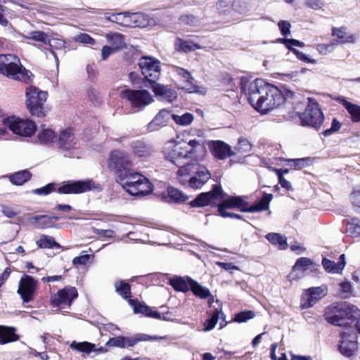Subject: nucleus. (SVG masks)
<instances>
[{
    "label": "nucleus",
    "mask_w": 360,
    "mask_h": 360,
    "mask_svg": "<svg viewBox=\"0 0 360 360\" xmlns=\"http://www.w3.org/2000/svg\"><path fill=\"white\" fill-rule=\"evenodd\" d=\"M176 174L181 184H188L190 188L195 189L202 188L211 178L208 169L198 163H188L180 167Z\"/></svg>",
    "instance_id": "4"
},
{
    "label": "nucleus",
    "mask_w": 360,
    "mask_h": 360,
    "mask_svg": "<svg viewBox=\"0 0 360 360\" xmlns=\"http://www.w3.org/2000/svg\"><path fill=\"white\" fill-rule=\"evenodd\" d=\"M346 264L345 255L342 254L339 257V261L335 262L327 258L322 259V265L324 269L331 274H340L342 272Z\"/></svg>",
    "instance_id": "27"
},
{
    "label": "nucleus",
    "mask_w": 360,
    "mask_h": 360,
    "mask_svg": "<svg viewBox=\"0 0 360 360\" xmlns=\"http://www.w3.org/2000/svg\"><path fill=\"white\" fill-rule=\"evenodd\" d=\"M281 33L283 36H287L290 34V23L286 20H280L278 24Z\"/></svg>",
    "instance_id": "64"
},
{
    "label": "nucleus",
    "mask_w": 360,
    "mask_h": 360,
    "mask_svg": "<svg viewBox=\"0 0 360 360\" xmlns=\"http://www.w3.org/2000/svg\"><path fill=\"white\" fill-rule=\"evenodd\" d=\"M302 125L319 130L324 120L319 104L312 98H308V104L303 112L298 113Z\"/></svg>",
    "instance_id": "8"
},
{
    "label": "nucleus",
    "mask_w": 360,
    "mask_h": 360,
    "mask_svg": "<svg viewBox=\"0 0 360 360\" xmlns=\"http://www.w3.org/2000/svg\"><path fill=\"white\" fill-rule=\"evenodd\" d=\"M208 146L214 157L219 160H225L236 155L231 146L223 141H210Z\"/></svg>",
    "instance_id": "20"
},
{
    "label": "nucleus",
    "mask_w": 360,
    "mask_h": 360,
    "mask_svg": "<svg viewBox=\"0 0 360 360\" xmlns=\"http://www.w3.org/2000/svg\"><path fill=\"white\" fill-rule=\"evenodd\" d=\"M240 90L248 99L251 105L261 113L265 114L284 102L295 97V93L285 86L281 88L271 85L262 79L250 81L240 79Z\"/></svg>",
    "instance_id": "1"
},
{
    "label": "nucleus",
    "mask_w": 360,
    "mask_h": 360,
    "mask_svg": "<svg viewBox=\"0 0 360 360\" xmlns=\"http://www.w3.org/2000/svg\"><path fill=\"white\" fill-rule=\"evenodd\" d=\"M342 126V124L336 119L333 118L332 120L331 127L323 131L325 136H328L338 131Z\"/></svg>",
    "instance_id": "61"
},
{
    "label": "nucleus",
    "mask_w": 360,
    "mask_h": 360,
    "mask_svg": "<svg viewBox=\"0 0 360 360\" xmlns=\"http://www.w3.org/2000/svg\"><path fill=\"white\" fill-rule=\"evenodd\" d=\"M55 191H56V184L49 183L41 188H36V189L33 190L32 192H33V193H34L36 195H46Z\"/></svg>",
    "instance_id": "56"
},
{
    "label": "nucleus",
    "mask_w": 360,
    "mask_h": 360,
    "mask_svg": "<svg viewBox=\"0 0 360 360\" xmlns=\"http://www.w3.org/2000/svg\"><path fill=\"white\" fill-rule=\"evenodd\" d=\"M38 282L32 276L25 275L19 282L17 293L20 295L23 303H28L34 298Z\"/></svg>",
    "instance_id": "15"
},
{
    "label": "nucleus",
    "mask_w": 360,
    "mask_h": 360,
    "mask_svg": "<svg viewBox=\"0 0 360 360\" xmlns=\"http://www.w3.org/2000/svg\"><path fill=\"white\" fill-rule=\"evenodd\" d=\"M32 177V174L27 170H21L9 176L10 181L15 185L21 186L28 181Z\"/></svg>",
    "instance_id": "39"
},
{
    "label": "nucleus",
    "mask_w": 360,
    "mask_h": 360,
    "mask_svg": "<svg viewBox=\"0 0 360 360\" xmlns=\"http://www.w3.org/2000/svg\"><path fill=\"white\" fill-rule=\"evenodd\" d=\"M341 339L339 345V352L346 357L353 356L358 349L356 334L355 333L343 332L341 335Z\"/></svg>",
    "instance_id": "19"
},
{
    "label": "nucleus",
    "mask_w": 360,
    "mask_h": 360,
    "mask_svg": "<svg viewBox=\"0 0 360 360\" xmlns=\"http://www.w3.org/2000/svg\"><path fill=\"white\" fill-rule=\"evenodd\" d=\"M265 238L273 245H278L281 250H285L288 247L287 238L280 233H269Z\"/></svg>",
    "instance_id": "38"
},
{
    "label": "nucleus",
    "mask_w": 360,
    "mask_h": 360,
    "mask_svg": "<svg viewBox=\"0 0 360 360\" xmlns=\"http://www.w3.org/2000/svg\"><path fill=\"white\" fill-rule=\"evenodd\" d=\"M245 198L242 196H229L221 203L229 209H237L243 212H259L269 209L273 195L265 193L259 200L251 205H249Z\"/></svg>",
    "instance_id": "6"
},
{
    "label": "nucleus",
    "mask_w": 360,
    "mask_h": 360,
    "mask_svg": "<svg viewBox=\"0 0 360 360\" xmlns=\"http://www.w3.org/2000/svg\"><path fill=\"white\" fill-rule=\"evenodd\" d=\"M89 191L100 192L102 186L91 179L68 181L58 188L57 192L60 194H77Z\"/></svg>",
    "instance_id": "10"
},
{
    "label": "nucleus",
    "mask_w": 360,
    "mask_h": 360,
    "mask_svg": "<svg viewBox=\"0 0 360 360\" xmlns=\"http://www.w3.org/2000/svg\"><path fill=\"white\" fill-rule=\"evenodd\" d=\"M127 12L120 13L117 14H112L111 16H106V19L108 21L117 23L119 25L127 26L128 24L127 20Z\"/></svg>",
    "instance_id": "51"
},
{
    "label": "nucleus",
    "mask_w": 360,
    "mask_h": 360,
    "mask_svg": "<svg viewBox=\"0 0 360 360\" xmlns=\"http://www.w3.org/2000/svg\"><path fill=\"white\" fill-rule=\"evenodd\" d=\"M160 63L151 56H143L139 59V65L148 84L158 79L160 75Z\"/></svg>",
    "instance_id": "12"
},
{
    "label": "nucleus",
    "mask_w": 360,
    "mask_h": 360,
    "mask_svg": "<svg viewBox=\"0 0 360 360\" xmlns=\"http://www.w3.org/2000/svg\"><path fill=\"white\" fill-rule=\"evenodd\" d=\"M326 294L327 288L325 285L312 287L306 290L301 298L302 307L304 309L311 307Z\"/></svg>",
    "instance_id": "18"
},
{
    "label": "nucleus",
    "mask_w": 360,
    "mask_h": 360,
    "mask_svg": "<svg viewBox=\"0 0 360 360\" xmlns=\"http://www.w3.org/2000/svg\"><path fill=\"white\" fill-rule=\"evenodd\" d=\"M158 338L139 333L131 337H124L125 347H133L139 342L158 340Z\"/></svg>",
    "instance_id": "40"
},
{
    "label": "nucleus",
    "mask_w": 360,
    "mask_h": 360,
    "mask_svg": "<svg viewBox=\"0 0 360 360\" xmlns=\"http://www.w3.org/2000/svg\"><path fill=\"white\" fill-rule=\"evenodd\" d=\"M92 232L94 234L99 236L100 237L108 238L113 237V235H114V231L112 230H110V229L104 230V229H97V228H94V227L92 228Z\"/></svg>",
    "instance_id": "63"
},
{
    "label": "nucleus",
    "mask_w": 360,
    "mask_h": 360,
    "mask_svg": "<svg viewBox=\"0 0 360 360\" xmlns=\"http://www.w3.org/2000/svg\"><path fill=\"white\" fill-rule=\"evenodd\" d=\"M167 198L168 202H184L188 199V196L174 187H169L167 188Z\"/></svg>",
    "instance_id": "41"
},
{
    "label": "nucleus",
    "mask_w": 360,
    "mask_h": 360,
    "mask_svg": "<svg viewBox=\"0 0 360 360\" xmlns=\"http://www.w3.org/2000/svg\"><path fill=\"white\" fill-rule=\"evenodd\" d=\"M347 232L354 237L360 236L359 219L356 217L351 219V221L347 224Z\"/></svg>",
    "instance_id": "49"
},
{
    "label": "nucleus",
    "mask_w": 360,
    "mask_h": 360,
    "mask_svg": "<svg viewBox=\"0 0 360 360\" xmlns=\"http://www.w3.org/2000/svg\"><path fill=\"white\" fill-rule=\"evenodd\" d=\"M163 153L167 160L180 167L185 160L202 159L206 153V146L202 139L169 141L165 145Z\"/></svg>",
    "instance_id": "2"
},
{
    "label": "nucleus",
    "mask_w": 360,
    "mask_h": 360,
    "mask_svg": "<svg viewBox=\"0 0 360 360\" xmlns=\"http://www.w3.org/2000/svg\"><path fill=\"white\" fill-rule=\"evenodd\" d=\"M77 297L78 293L76 288L65 287L59 290L57 293L51 296V302L53 307H70L72 301Z\"/></svg>",
    "instance_id": "16"
},
{
    "label": "nucleus",
    "mask_w": 360,
    "mask_h": 360,
    "mask_svg": "<svg viewBox=\"0 0 360 360\" xmlns=\"http://www.w3.org/2000/svg\"><path fill=\"white\" fill-rule=\"evenodd\" d=\"M221 318L225 319V315L222 312L221 309H216L213 313L208 317L207 319L204 322V331H210L212 330L217 325L219 319Z\"/></svg>",
    "instance_id": "36"
},
{
    "label": "nucleus",
    "mask_w": 360,
    "mask_h": 360,
    "mask_svg": "<svg viewBox=\"0 0 360 360\" xmlns=\"http://www.w3.org/2000/svg\"><path fill=\"white\" fill-rule=\"evenodd\" d=\"M339 101L340 103L343 105V107L347 110L349 114L351 115L352 121L354 122H359L360 106L347 101L343 97L340 98Z\"/></svg>",
    "instance_id": "33"
},
{
    "label": "nucleus",
    "mask_w": 360,
    "mask_h": 360,
    "mask_svg": "<svg viewBox=\"0 0 360 360\" xmlns=\"http://www.w3.org/2000/svg\"><path fill=\"white\" fill-rule=\"evenodd\" d=\"M127 15L128 17V24L127 27H146L148 25V16L143 13H130L127 12Z\"/></svg>",
    "instance_id": "31"
},
{
    "label": "nucleus",
    "mask_w": 360,
    "mask_h": 360,
    "mask_svg": "<svg viewBox=\"0 0 360 360\" xmlns=\"http://www.w3.org/2000/svg\"><path fill=\"white\" fill-rule=\"evenodd\" d=\"M15 331V329L13 327L0 326V344L5 345L18 340L19 336Z\"/></svg>",
    "instance_id": "32"
},
{
    "label": "nucleus",
    "mask_w": 360,
    "mask_h": 360,
    "mask_svg": "<svg viewBox=\"0 0 360 360\" xmlns=\"http://www.w3.org/2000/svg\"><path fill=\"white\" fill-rule=\"evenodd\" d=\"M179 21L182 24L191 25V26H198L200 25V20L196 16L192 14H184L181 15L179 18Z\"/></svg>",
    "instance_id": "52"
},
{
    "label": "nucleus",
    "mask_w": 360,
    "mask_h": 360,
    "mask_svg": "<svg viewBox=\"0 0 360 360\" xmlns=\"http://www.w3.org/2000/svg\"><path fill=\"white\" fill-rule=\"evenodd\" d=\"M313 264L312 261L307 257H300L297 259L292 269L294 271H305L306 268Z\"/></svg>",
    "instance_id": "55"
},
{
    "label": "nucleus",
    "mask_w": 360,
    "mask_h": 360,
    "mask_svg": "<svg viewBox=\"0 0 360 360\" xmlns=\"http://www.w3.org/2000/svg\"><path fill=\"white\" fill-rule=\"evenodd\" d=\"M225 194L220 185L214 184L212 189L208 192L201 193L196 198L189 202L193 207H201L207 205H212L219 199L224 197Z\"/></svg>",
    "instance_id": "13"
},
{
    "label": "nucleus",
    "mask_w": 360,
    "mask_h": 360,
    "mask_svg": "<svg viewBox=\"0 0 360 360\" xmlns=\"http://www.w3.org/2000/svg\"><path fill=\"white\" fill-rule=\"evenodd\" d=\"M23 38L34 40L35 41L42 42L44 44L49 45V46L53 47L55 45L52 44L51 39L49 35L42 31H32L27 33V34H23Z\"/></svg>",
    "instance_id": "34"
},
{
    "label": "nucleus",
    "mask_w": 360,
    "mask_h": 360,
    "mask_svg": "<svg viewBox=\"0 0 360 360\" xmlns=\"http://www.w3.org/2000/svg\"><path fill=\"white\" fill-rule=\"evenodd\" d=\"M57 144L60 148L64 150L75 148L77 143L72 129H67L62 131L60 134Z\"/></svg>",
    "instance_id": "26"
},
{
    "label": "nucleus",
    "mask_w": 360,
    "mask_h": 360,
    "mask_svg": "<svg viewBox=\"0 0 360 360\" xmlns=\"http://www.w3.org/2000/svg\"><path fill=\"white\" fill-rule=\"evenodd\" d=\"M172 119V112L165 109L160 110L155 117L148 124L147 131L148 132L157 131L161 128L167 126Z\"/></svg>",
    "instance_id": "22"
},
{
    "label": "nucleus",
    "mask_w": 360,
    "mask_h": 360,
    "mask_svg": "<svg viewBox=\"0 0 360 360\" xmlns=\"http://www.w3.org/2000/svg\"><path fill=\"white\" fill-rule=\"evenodd\" d=\"M255 316V314L253 311H243L235 315L233 321L238 323H243L253 319Z\"/></svg>",
    "instance_id": "53"
},
{
    "label": "nucleus",
    "mask_w": 360,
    "mask_h": 360,
    "mask_svg": "<svg viewBox=\"0 0 360 360\" xmlns=\"http://www.w3.org/2000/svg\"><path fill=\"white\" fill-rule=\"evenodd\" d=\"M139 174V172H135L132 169H127L124 170L117 176V181L122 186H124L127 184L129 185V182L134 181L136 179H135V174Z\"/></svg>",
    "instance_id": "42"
},
{
    "label": "nucleus",
    "mask_w": 360,
    "mask_h": 360,
    "mask_svg": "<svg viewBox=\"0 0 360 360\" xmlns=\"http://www.w3.org/2000/svg\"><path fill=\"white\" fill-rule=\"evenodd\" d=\"M130 147L133 153L139 157H149L155 151L152 144L143 139L132 141Z\"/></svg>",
    "instance_id": "23"
},
{
    "label": "nucleus",
    "mask_w": 360,
    "mask_h": 360,
    "mask_svg": "<svg viewBox=\"0 0 360 360\" xmlns=\"http://www.w3.org/2000/svg\"><path fill=\"white\" fill-rule=\"evenodd\" d=\"M115 291L124 300L131 297V286L124 281H116L114 284Z\"/></svg>",
    "instance_id": "43"
},
{
    "label": "nucleus",
    "mask_w": 360,
    "mask_h": 360,
    "mask_svg": "<svg viewBox=\"0 0 360 360\" xmlns=\"http://www.w3.org/2000/svg\"><path fill=\"white\" fill-rule=\"evenodd\" d=\"M290 51L292 52L297 56V58L302 62L311 64L316 63V60L315 59L310 58L306 54L295 48H290Z\"/></svg>",
    "instance_id": "59"
},
{
    "label": "nucleus",
    "mask_w": 360,
    "mask_h": 360,
    "mask_svg": "<svg viewBox=\"0 0 360 360\" xmlns=\"http://www.w3.org/2000/svg\"><path fill=\"white\" fill-rule=\"evenodd\" d=\"M131 161L127 153L120 150H114L110 153L108 167L115 171L117 176L124 170L129 169Z\"/></svg>",
    "instance_id": "17"
},
{
    "label": "nucleus",
    "mask_w": 360,
    "mask_h": 360,
    "mask_svg": "<svg viewBox=\"0 0 360 360\" xmlns=\"http://www.w3.org/2000/svg\"><path fill=\"white\" fill-rule=\"evenodd\" d=\"M188 278H191L189 276L181 277L179 276H174L169 278V284L178 292H186L190 290V282Z\"/></svg>",
    "instance_id": "30"
},
{
    "label": "nucleus",
    "mask_w": 360,
    "mask_h": 360,
    "mask_svg": "<svg viewBox=\"0 0 360 360\" xmlns=\"http://www.w3.org/2000/svg\"><path fill=\"white\" fill-rule=\"evenodd\" d=\"M176 45L179 46V50L185 53L202 49L200 45L191 40H184L181 39H177Z\"/></svg>",
    "instance_id": "44"
},
{
    "label": "nucleus",
    "mask_w": 360,
    "mask_h": 360,
    "mask_svg": "<svg viewBox=\"0 0 360 360\" xmlns=\"http://www.w3.org/2000/svg\"><path fill=\"white\" fill-rule=\"evenodd\" d=\"M188 279V281L190 282V290L192 291L195 296L201 299L210 298L208 301L209 303L213 301L214 298L208 288L203 287L193 278Z\"/></svg>",
    "instance_id": "28"
},
{
    "label": "nucleus",
    "mask_w": 360,
    "mask_h": 360,
    "mask_svg": "<svg viewBox=\"0 0 360 360\" xmlns=\"http://www.w3.org/2000/svg\"><path fill=\"white\" fill-rule=\"evenodd\" d=\"M333 37H336L337 39L333 40L335 43V46L338 44H345L349 43H354L356 40L355 34L347 32V27H333L332 29Z\"/></svg>",
    "instance_id": "24"
},
{
    "label": "nucleus",
    "mask_w": 360,
    "mask_h": 360,
    "mask_svg": "<svg viewBox=\"0 0 360 360\" xmlns=\"http://www.w3.org/2000/svg\"><path fill=\"white\" fill-rule=\"evenodd\" d=\"M120 96L129 102L135 112L143 110L153 102V96L146 89H126L120 91Z\"/></svg>",
    "instance_id": "9"
},
{
    "label": "nucleus",
    "mask_w": 360,
    "mask_h": 360,
    "mask_svg": "<svg viewBox=\"0 0 360 360\" xmlns=\"http://www.w3.org/2000/svg\"><path fill=\"white\" fill-rule=\"evenodd\" d=\"M0 74L10 79L30 83L33 74L27 70L18 56L13 54H0Z\"/></svg>",
    "instance_id": "5"
},
{
    "label": "nucleus",
    "mask_w": 360,
    "mask_h": 360,
    "mask_svg": "<svg viewBox=\"0 0 360 360\" xmlns=\"http://www.w3.org/2000/svg\"><path fill=\"white\" fill-rule=\"evenodd\" d=\"M252 150V145L249 141L245 139L240 137L238 139V144L235 147L236 155L237 153H246L250 152Z\"/></svg>",
    "instance_id": "48"
},
{
    "label": "nucleus",
    "mask_w": 360,
    "mask_h": 360,
    "mask_svg": "<svg viewBox=\"0 0 360 360\" xmlns=\"http://www.w3.org/2000/svg\"><path fill=\"white\" fill-rule=\"evenodd\" d=\"M105 346L124 348L125 347L124 337V336H117V337L111 338L105 343Z\"/></svg>",
    "instance_id": "57"
},
{
    "label": "nucleus",
    "mask_w": 360,
    "mask_h": 360,
    "mask_svg": "<svg viewBox=\"0 0 360 360\" xmlns=\"http://www.w3.org/2000/svg\"><path fill=\"white\" fill-rule=\"evenodd\" d=\"M350 200L354 207L360 208V186L351 193Z\"/></svg>",
    "instance_id": "62"
},
{
    "label": "nucleus",
    "mask_w": 360,
    "mask_h": 360,
    "mask_svg": "<svg viewBox=\"0 0 360 360\" xmlns=\"http://www.w3.org/2000/svg\"><path fill=\"white\" fill-rule=\"evenodd\" d=\"M172 119L176 124L186 127L193 122L194 117L193 114L190 112H185L181 115L172 113Z\"/></svg>",
    "instance_id": "47"
},
{
    "label": "nucleus",
    "mask_w": 360,
    "mask_h": 360,
    "mask_svg": "<svg viewBox=\"0 0 360 360\" xmlns=\"http://www.w3.org/2000/svg\"><path fill=\"white\" fill-rule=\"evenodd\" d=\"M37 245L40 248H60V245L55 240L52 236L41 235L37 241Z\"/></svg>",
    "instance_id": "45"
},
{
    "label": "nucleus",
    "mask_w": 360,
    "mask_h": 360,
    "mask_svg": "<svg viewBox=\"0 0 360 360\" xmlns=\"http://www.w3.org/2000/svg\"><path fill=\"white\" fill-rule=\"evenodd\" d=\"M70 348L73 350L79 352H85L86 354H89L93 350L95 349V345L89 342H77L76 341H73L70 344Z\"/></svg>",
    "instance_id": "46"
},
{
    "label": "nucleus",
    "mask_w": 360,
    "mask_h": 360,
    "mask_svg": "<svg viewBox=\"0 0 360 360\" xmlns=\"http://www.w3.org/2000/svg\"><path fill=\"white\" fill-rule=\"evenodd\" d=\"M134 181L129 182L122 188L130 195L134 196H145L153 191V185L148 178L141 174H135Z\"/></svg>",
    "instance_id": "14"
},
{
    "label": "nucleus",
    "mask_w": 360,
    "mask_h": 360,
    "mask_svg": "<svg viewBox=\"0 0 360 360\" xmlns=\"http://www.w3.org/2000/svg\"><path fill=\"white\" fill-rule=\"evenodd\" d=\"M129 302L130 305L133 307L134 312L135 314H142L148 317L162 320V314L157 311H153L150 307L142 304L138 300L130 299Z\"/></svg>",
    "instance_id": "25"
},
{
    "label": "nucleus",
    "mask_w": 360,
    "mask_h": 360,
    "mask_svg": "<svg viewBox=\"0 0 360 360\" xmlns=\"http://www.w3.org/2000/svg\"><path fill=\"white\" fill-rule=\"evenodd\" d=\"M146 86L150 87L155 95L160 101L172 103L177 98V93L174 89H171L168 86L157 83L156 81L150 85L146 84Z\"/></svg>",
    "instance_id": "21"
},
{
    "label": "nucleus",
    "mask_w": 360,
    "mask_h": 360,
    "mask_svg": "<svg viewBox=\"0 0 360 360\" xmlns=\"http://www.w3.org/2000/svg\"><path fill=\"white\" fill-rule=\"evenodd\" d=\"M335 47V43L333 41L330 44H321L316 46V50L321 55H326L332 52Z\"/></svg>",
    "instance_id": "58"
},
{
    "label": "nucleus",
    "mask_w": 360,
    "mask_h": 360,
    "mask_svg": "<svg viewBox=\"0 0 360 360\" xmlns=\"http://www.w3.org/2000/svg\"><path fill=\"white\" fill-rule=\"evenodd\" d=\"M278 41L283 43L285 44V46L290 50V48H293L292 46H296L299 47H303L304 46V44L302 41H300L297 39H278Z\"/></svg>",
    "instance_id": "60"
},
{
    "label": "nucleus",
    "mask_w": 360,
    "mask_h": 360,
    "mask_svg": "<svg viewBox=\"0 0 360 360\" xmlns=\"http://www.w3.org/2000/svg\"><path fill=\"white\" fill-rule=\"evenodd\" d=\"M46 91H41L34 86H30L26 89V105L33 116L44 117V103L47 99Z\"/></svg>",
    "instance_id": "7"
},
{
    "label": "nucleus",
    "mask_w": 360,
    "mask_h": 360,
    "mask_svg": "<svg viewBox=\"0 0 360 360\" xmlns=\"http://www.w3.org/2000/svg\"><path fill=\"white\" fill-rule=\"evenodd\" d=\"M176 73L186 79V84L184 88H186L188 91L190 92L198 93L201 94H204L205 93V91L203 88L192 84V80H193V78L188 71L184 68H178L176 69Z\"/></svg>",
    "instance_id": "29"
},
{
    "label": "nucleus",
    "mask_w": 360,
    "mask_h": 360,
    "mask_svg": "<svg viewBox=\"0 0 360 360\" xmlns=\"http://www.w3.org/2000/svg\"><path fill=\"white\" fill-rule=\"evenodd\" d=\"M310 158L291 159L288 160V165L295 169H301L309 165Z\"/></svg>",
    "instance_id": "50"
},
{
    "label": "nucleus",
    "mask_w": 360,
    "mask_h": 360,
    "mask_svg": "<svg viewBox=\"0 0 360 360\" xmlns=\"http://www.w3.org/2000/svg\"><path fill=\"white\" fill-rule=\"evenodd\" d=\"M360 316V310L347 302L333 303L325 309L323 317L329 323L337 326H346Z\"/></svg>",
    "instance_id": "3"
},
{
    "label": "nucleus",
    "mask_w": 360,
    "mask_h": 360,
    "mask_svg": "<svg viewBox=\"0 0 360 360\" xmlns=\"http://www.w3.org/2000/svg\"><path fill=\"white\" fill-rule=\"evenodd\" d=\"M30 222L38 229H46L53 226L52 217L48 215H37L29 219Z\"/></svg>",
    "instance_id": "35"
},
{
    "label": "nucleus",
    "mask_w": 360,
    "mask_h": 360,
    "mask_svg": "<svg viewBox=\"0 0 360 360\" xmlns=\"http://www.w3.org/2000/svg\"><path fill=\"white\" fill-rule=\"evenodd\" d=\"M107 40L111 46L116 51L125 47L124 37L123 34L117 32L110 33L106 36Z\"/></svg>",
    "instance_id": "37"
},
{
    "label": "nucleus",
    "mask_w": 360,
    "mask_h": 360,
    "mask_svg": "<svg viewBox=\"0 0 360 360\" xmlns=\"http://www.w3.org/2000/svg\"><path fill=\"white\" fill-rule=\"evenodd\" d=\"M37 137L39 143L46 144L53 141L54 133L51 129H44L39 133Z\"/></svg>",
    "instance_id": "54"
},
{
    "label": "nucleus",
    "mask_w": 360,
    "mask_h": 360,
    "mask_svg": "<svg viewBox=\"0 0 360 360\" xmlns=\"http://www.w3.org/2000/svg\"><path fill=\"white\" fill-rule=\"evenodd\" d=\"M6 123L13 133L22 136H31L37 129L33 121L15 116L6 117Z\"/></svg>",
    "instance_id": "11"
}]
</instances>
